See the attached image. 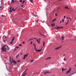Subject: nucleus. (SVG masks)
I'll return each mask as SVG.
<instances>
[{"label": "nucleus", "mask_w": 76, "mask_h": 76, "mask_svg": "<svg viewBox=\"0 0 76 76\" xmlns=\"http://www.w3.org/2000/svg\"><path fill=\"white\" fill-rule=\"evenodd\" d=\"M34 61V60H32L30 61V62L31 63H32V62H33V61Z\"/></svg>", "instance_id": "5701e85b"}, {"label": "nucleus", "mask_w": 76, "mask_h": 76, "mask_svg": "<svg viewBox=\"0 0 76 76\" xmlns=\"http://www.w3.org/2000/svg\"><path fill=\"white\" fill-rule=\"evenodd\" d=\"M68 23V22H67V23H66L65 25H67V23Z\"/></svg>", "instance_id": "37998d69"}, {"label": "nucleus", "mask_w": 76, "mask_h": 76, "mask_svg": "<svg viewBox=\"0 0 76 76\" xmlns=\"http://www.w3.org/2000/svg\"><path fill=\"white\" fill-rule=\"evenodd\" d=\"M39 21V20H38L37 21H36V22H38Z\"/></svg>", "instance_id": "e433bc0d"}, {"label": "nucleus", "mask_w": 76, "mask_h": 76, "mask_svg": "<svg viewBox=\"0 0 76 76\" xmlns=\"http://www.w3.org/2000/svg\"><path fill=\"white\" fill-rule=\"evenodd\" d=\"M19 48V47H16V48Z\"/></svg>", "instance_id": "c9c22d12"}, {"label": "nucleus", "mask_w": 76, "mask_h": 76, "mask_svg": "<svg viewBox=\"0 0 76 76\" xmlns=\"http://www.w3.org/2000/svg\"><path fill=\"white\" fill-rule=\"evenodd\" d=\"M64 19L66 18V16H64Z\"/></svg>", "instance_id": "58836bf2"}, {"label": "nucleus", "mask_w": 76, "mask_h": 76, "mask_svg": "<svg viewBox=\"0 0 76 76\" xmlns=\"http://www.w3.org/2000/svg\"><path fill=\"white\" fill-rule=\"evenodd\" d=\"M15 50V51H16V48H15V50Z\"/></svg>", "instance_id": "69168bd1"}, {"label": "nucleus", "mask_w": 76, "mask_h": 76, "mask_svg": "<svg viewBox=\"0 0 76 76\" xmlns=\"http://www.w3.org/2000/svg\"><path fill=\"white\" fill-rule=\"evenodd\" d=\"M28 70V69H26L23 72L22 76H25L27 74V73H25L26 72V71Z\"/></svg>", "instance_id": "f03ea898"}, {"label": "nucleus", "mask_w": 76, "mask_h": 76, "mask_svg": "<svg viewBox=\"0 0 76 76\" xmlns=\"http://www.w3.org/2000/svg\"><path fill=\"white\" fill-rule=\"evenodd\" d=\"M33 0H30V1L31 3H34V1H33Z\"/></svg>", "instance_id": "b1692460"}, {"label": "nucleus", "mask_w": 76, "mask_h": 76, "mask_svg": "<svg viewBox=\"0 0 76 76\" xmlns=\"http://www.w3.org/2000/svg\"><path fill=\"white\" fill-rule=\"evenodd\" d=\"M56 27L57 28H63V27H58L57 26H56Z\"/></svg>", "instance_id": "f3484780"}, {"label": "nucleus", "mask_w": 76, "mask_h": 76, "mask_svg": "<svg viewBox=\"0 0 76 76\" xmlns=\"http://www.w3.org/2000/svg\"><path fill=\"white\" fill-rule=\"evenodd\" d=\"M51 26H52V27H53V23L51 24Z\"/></svg>", "instance_id": "4c0bfd02"}, {"label": "nucleus", "mask_w": 76, "mask_h": 76, "mask_svg": "<svg viewBox=\"0 0 76 76\" xmlns=\"http://www.w3.org/2000/svg\"><path fill=\"white\" fill-rule=\"evenodd\" d=\"M13 42L12 41L10 42V44L12 45V44H13Z\"/></svg>", "instance_id": "aec40b11"}, {"label": "nucleus", "mask_w": 76, "mask_h": 76, "mask_svg": "<svg viewBox=\"0 0 76 76\" xmlns=\"http://www.w3.org/2000/svg\"><path fill=\"white\" fill-rule=\"evenodd\" d=\"M12 61V59L11 58V57L10 56V62L11 63H13V61Z\"/></svg>", "instance_id": "0eeeda50"}, {"label": "nucleus", "mask_w": 76, "mask_h": 76, "mask_svg": "<svg viewBox=\"0 0 76 76\" xmlns=\"http://www.w3.org/2000/svg\"><path fill=\"white\" fill-rule=\"evenodd\" d=\"M20 3H22V0H20Z\"/></svg>", "instance_id": "473e14b6"}, {"label": "nucleus", "mask_w": 76, "mask_h": 76, "mask_svg": "<svg viewBox=\"0 0 76 76\" xmlns=\"http://www.w3.org/2000/svg\"><path fill=\"white\" fill-rule=\"evenodd\" d=\"M64 19H63L62 20V22L63 23L64 22Z\"/></svg>", "instance_id": "7c9ffc66"}, {"label": "nucleus", "mask_w": 76, "mask_h": 76, "mask_svg": "<svg viewBox=\"0 0 76 76\" xmlns=\"http://www.w3.org/2000/svg\"><path fill=\"white\" fill-rule=\"evenodd\" d=\"M5 47H6V45H4V46H2V50H4V48H5Z\"/></svg>", "instance_id": "6e6552de"}, {"label": "nucleus", "mask_w": 76, "mask_h": 76, "mask_svg": "<svg viewBox=\"0 0 76 76\" xmlns=\"http://www.w3.org/2000/svg\"><path fill=\"white\" fill-rule=\"evenodd\" d=\"M33 15H34V16H35V14H33Z\"/></svg>", "instance_id": "4d7b16f0"}, {"label": "nucleus", "mask_w": 76, "mask_h": 76, "mask_svg": "<svg viewBox=\"0 0 76 76\" xmlns=\"http://www.w3.org/2000/svg\"><path fill=\"white\" fill-rule=\"evenodd\" d=\"M31 44H32V42H31Z\"/></svg>", "instance_id": "13d9d810"}, {"label": "nucleus", "mask_w": 76, "mask_h": 76, "mask_svg": "<svg viewBox=\"0 0 76 76\" xmlns=\"http://www.w3.org/2000/svg\"><path fill=\"white\" fill-rule=\"evenodd\" d=\"M18 56H19V54H18L16 56V58H17L18 57Z\"/></svg>", "instance_id": "bb28decb"}, {"label": "nucleus", "mask_w": 76, "mask_h": 76, "mask_svg": "<svg viewBox=\"0 0 76 76\" xmlns=\"http://www.w3.org/2000/svg\"><path fill=\"white\" fill-rule=\"evenodd\" d=\"M64 37H63V36H62L61 37V39H62V40H63V39H64Z\"/></svg>", "instance_id": "a211bd4d"}, {"label": "nucleus", "mask_w": 76, "mask_h": 76, "mask_svg": "<svg viewBox=\"0 0 76 76\" xmlns=\"http://www.w3.org/2000/svg\"><path fill=\"white\" fill-rule=\"evenodd\" d=\"M7 50V48H4V50H2L3 51H4L5 52H6V50Z\"/></svg>", "instance_id": "4468645a"}, {"label": "nucleus", "mask_w": 76, "mask_h": 76, "mask_svg": "<svg viewBox=\"0 0 76 76\" xmlns=\"http://www.w3.org/2000/svg\"><path fill=\"white\" fill-rule=\"evenodd\" d=\"M34 48L35 51H37L38 50H37V49L36 48Z\"/></svg>", "instance_id": "cd10ccee"}, {"label": "nucleus", "mask_w": 76, "mask_h": 76, "mask_svg": "<svg viewBox=\"0 0 76 76\" xmlns=\"http://www.w3.org/2000/svg\"><path fill=\"white\" fill-rule=\"evenodd\" d=\"M55 20H56V19H55L53 20L52 22H54Z\"/></svg>", "instance_id": "4be33fe9"}, {"label": "nucleus", "mask_w": 76, "mask_h": 76, "mask_svg": "<svg viewBox=\"0 0 76 76\" xmlns=\"http://www.w3.org/2000/svg\"><path fill=\"white\" fill-rule=\"evenodd\" d=\"M17 3L19 4V1H17Z\"/></svg>", "instance_id": "72a5a7b5"}, {"label": "nucleus", "mask_w": 76, "mask_h": 76, "mask_svg": "<svg viewBox=\"0 0 76 76\" xmlns=\"http://www.w3.org/2000/svg\"><path fill=\"white\" fill-rule=\"evenodd\" d=\"M25 57H24L23 58V59H25Z\"/></svg>", "instance_id": "5fc2aeb1"}, {"label": "nucleus", "mask_w": 76, "mask_h": 76, "mask_svg": "<svg viewBox=\"0 0 76 76\" xmlns=\"http://www.w3.org/2000/svg\"><path fill=\"white\" fill-rule=\"evenodd\" d=\"M61 46H60L59 47H58L55 48V50H59L61 48Z\"/></svg>", "instance_id": "20e7f679"}, {"label": "nucleus", "mask_w": 76, "mask_h": 76, "mask_svg": "<svg viewBox=\"0 0 76 76\" xmlns=\"http://www.w3.org/2000/svg\"><path fill=\"white\" fill-rule=\"evenodd\" d=\"M23 4L22 6H21V7H23Z\"/></svg>", "instance_id": "603ef678"}, {"label": "nucleus", "mask_w": 76, "mask_h": 76, "mask_svg": "<svg viewBox=\"0 0 76 76\" xmlns=\"http://www.w3.org/2000/svg\"><path fill=\"white\" fill-rule=\"evenodd\" d=\"M67 19H69V18H68L67 17H66Z\"/></svg>", "instance_id": "774afa93"}, {"label": "nucleus", "mask_w": 76, "mask_h": 76, "mask_svg": "<svg viewBox=\"0 0 76 76\" xmlns=\"http://www.w3.org/2000/svg\"><path fill=\"white\" fill-rule=\"evenodd\" d=\"M39 34H40L41 35H42V34H41V33H39Z\"/></svg>", "instance_id": "de8ad7c7"}, {"label": "nucleus", "mask_w": 76, "mask_h": 76, "mask_svg": "<svg viewBox=\"0 0 76 76\" xmlns=\"http://www.w3.org/2000/svg\"><path fill=\"white\" fill-rule=\"evenodd\" d=\"M44 45H45V42H43V47H44Z\"/></svg>", "instance_id": "393cba45"}, {"label": "nucleus", "mask_w": 76, "mask_h": 76, "mask_svg": "<svg viewBox=\"0 0 76 76\" xmlns=\"http://www.w3.org/2000/svg\"><path fill=\"white\" fill-rule=\"evenodd\" d=\"M17 61H18V62H20V60H18Z\"/></svg>", "instance_id": "79ce46f5"}, {"label": "nucleus", "mask_w": 76, "mask_h": 76, "mask_svg": "<svg viewBox=\"0 0 76 76\" xmlns=\"http://www.w3.org/2000/svg\"><path fill=\"white\" fill-rule=\"evenodd\" d=\"M51 72H49L48 71H46L44 72V73L45 75V74H47V73H50Z\"/></svg>", "instance_id": "423d86ee"}, {"label": "nucleus", "mask_w": 76, "mask_h": 76, "mask_svg": "<svg viewBox=\"0 0 76 76\" xmlns=\"http://www.w3.org/2000/svg\"><path fill=\"white\" fill-rule=\"evenodd\" d=\"M23 44H25V42H23Z\"/></svg>", "instance_id": "a18cd8bd"}, {"label": "nucleus", "mask_w": 76, "mask_h": 76, "mask_svg": "<svg viewBox=\"0 0 76 76\" xmlns=\"http://www.w3.org/2000/svg\"><path fill=\"white\" fill-rule=\"evenodd\" d=\"M12 62H13V63H14V64H16L17 62H16V61H15V60H13V58H12Z\"/></svg>", "instance_id": "39448f33"}, {"label": "nucleus", "mask_w": 76, "mask_h": 76, "mask_svg": "<svg viewBox=\"0 0 76 76\" xmlns=\"http://www.w3.org/2000/svg\"><path fill=\"white\" fill-rule=\"evenodd\" d=\"M20 55H22V53H20Z\"/></svg>", "instance_id": "8fccbe9b"}, {"label": "nucleus", "mask_w": 76, "mask_h": 76, "mask_svg": "<svg viewBox=\"0 0 76 76\" xmlns=\"http://www.w3.org/2000/svg\"><path fill=\"white\" fill-rule=\"evenodd\" d=\"M2 17H4V15H2Z\"/></svg>", "instance_id": "6e6d98bb"}, {"label": "nucleus", "mask_w": 76, "mask_h": 76, "mask_svg": "<svg viewBox=\"0 0 76 76\" xmlns=\"http://www.w3.org/2000/svg\"><path fill=\"white\" fill-rule=\"evenodd\" d=\"M69 19H70V21H71V18H69Z\"/></svg>", "instance_id": "680f3d73"}, {"label": "nucleus", "mask_w": 76, "mask_h": 76, "mask_svg": "<svg viewBox=\"0 0 76 76\" xmlns=\"http://www.w3.org/2000/svg\"><path fill=\"white\" fill-rule=\"evenodd\" d=\"M65 9H69V8L67 7H65Z\"/></svg>", "instance_id": "2eb2a0df"}, {"label": "nucleus", "mask_w": 76, "mask_h": 76, "mask_svg": "<svg viewBox=\"0 0 76 76\" xmlns=\"http://www.w3.org/2000/svg\"><path fill=\"white\" fill-rule=\"evenodd\" d=\"M31 40H33V38L30 39L28 41H31Z\"/></svg>", "instance_id": "412c9836"}, {"label": "nucleus", "mask_w": 76, "mask_h": 76, "mask_svg": "<svg viewBox=\"0 0 76 76\" xmlns=\"http://www.w3.org/2000/svg\"><path fill=\"white\" fill-rule=\"evenodd\" d=\"M50 58H51V57H49L47 58L46 59V60H48L49 59H50Z\"/></svg>", "instance_id": "9d476101"}, {"label": "nucleus", "mask_w": 76, "mask_h": 76, "mask_svg": "<svg viewBox=\"0 0 76 76\" xmlns=\"http://www.w3.org/2000/svg\"><path fill=\"white\" fill-rule=\"evenodd\" d=\"M39 40H40L41 39V38H39Z\"/></svg>", "instance_id": "338daca9"}, {"label": "nucleus", "mask_w": 76, "mask_h": 76, "mask_svg": "<svg viewBox=\"0 0 76 76\" xmlns=\"http://www.w3.org/2000/svg\"><path fill=\"white\" fill-rule=\"evenodd\" d=\"M71 70H72L71 68H69V70L67 71V72L65 73L66 74H68V73H70L71 71Z\"/></svg>", "instance_id": "7ed1b4c3"}, {"label": "nucleus", "mask_w": 76, "mask_h": 76, "mask_svg": "<svg viewBox=\"0 0 76 76\" xmlns=\"http://www.w3.org/2000/svg\"><path fill=\"white\" fill-rule=\"evenodd\" d=\"M37 41L38 42V44H39V43H40V40H39V39H37Z\"/></svg>", "instance_id": "1a4fd4ad"}, {"label": "nucleus", "mask_w": 76, "mask_h": 76, "mask_svg": "<svg viewBox=\"0 0 76 76\" xmlns=\"http://www.w3.org/2000/svg\"><path fill=\"white\" fill-rule=\"evenodd\" d=\"M19 46H21H21H22V45L21 44L19 45Z\"/></svg>", "instance_id": "a19ab883"}, {"label": "nucleus", "mask_w": 76, "mask_h": 76, "mask_svg": "<svg viewBox=\"0 0 76 76\" xmlns=\"http://www.w3.org/2000/svg\"><path fill=\"white\" fill-rule=\"evenodd\" d=\"M60 7H58V9H60Z\"/></svg>", "instance_id": "864d4df0"}, {"label": "nucleus", "mask_w": 76, "mask_h": 76, "mask_svg": "<svg viewBox=\"0 0 76 76\" xmlns=\"http://www.w3.org/2000/svg\"><path fill=\"white\" fill-rule=\"evenodd\" d=\"M8 34H10V31H9L8 32Z\"/></svg>", "instance_id": "c03bdc74"}, {"label": "nucleus", "mask_w": 76, "mask_h": 76, "mask_svg": "<svg viewBox=\"0 0 76 76\" xmlns=\"http://www.w3.org/2000/svg\"><path fill=\"white\" fill-rule=\"evenodd\" d=\"M41 50H42V49H40L39 50H37V52H40V51H41Z\"/></svg>", "instance_id": "dca6fc26"}, {"label": "nucleus", "mask_w": 76, "mask_h": 76, "mask_svg": "<svg viewBox=\"0 0 76 76\" xmlns=\"http://www.w3.org/2000/svg\"><path fill=\"white\" fill-rule=\"evenodd\" d=\"M15 37H14L12 39V41H13L15 40Z\"/></svg>", "instance_id": "f8f14e48"}, {"label": "nucleus", "mask_w": 76, "mask_h": 76, "mask_svg": "<svg viewBox=\"0 0 76 76\" xmlns=\"http://www.w3.org/2000/svg\"><path fill=\"white\" fill-rule=\"evenodd\" d=\"M11 3H14V2H15V1L14 0H11Z\"/></svg>", "instance_id": "ddd939ff"}, {"label": "nucleus", "mask_w": 76, "mask_h": 76, "mask_svg": "<svg viewBox=\"0 0 76 76\" xmlns=\"http://www.w3.org/2000/svg\"><path fill=\"white\" fill-rule=\"evenodd\" d=\"M11 9H12L11 10ZM16 9H17V8H16L15 9H14V8H13L12 9V7H11L10 9V12L11 13H12V11H13V12H15V11H16Z\"/></svg>", "instance_id": "f257e3e1"}, {"label": "nucleus", "mask_w": 76, "mask_h": 76, "mask_svg": "<svg viewBox=\"0 0 76 76\" xmlns=\"http://www.w3.org/2000/svg\"><path fill=\"white\" fill-rule=\"evenodd\" d=\"M25 1H23V2L22 3V4H23V3H25Z\"/></svg>", "instance_id": "2f4dec72"}, {"label": "nucleus", "mask_w": 76, "mask_h": 76, "mask_svg": "<svg viewBox=\"0 0 76 76\" xmlns=\"http://www.w3.org/2000/svg\"><path fill=\"white\" fill-rule=\"evenodd\" d=\"M64 69L63 68H62V72H63V71H64Z\"/></svg>", "instance_id": "c756f323"}, {"label": "nucleus", "mask_w": 76, "mask_h": 76, "mask_svg": "<svg viewBox=\"0 0 76 76\" xmlns=\"http://www.w3.org/2000/svg\"><path fill=\"white\" fill-rule=\"evenodd\" d=\"M53 25L54 26H55V23H53Z\"/></svg>", "instance_id": "bf43d9fd"}, {"label": "nucleus", "mask_w": 76, "mask_h": 76, "mask_svg": "<svg viewBox=\"0 0 76 76\" xmlns=\"http://www.w3.org/2000/svg\"><path fill=\"white\" fill-rule=\"evenodd\" d=\"M33 45L34 47V48H36V45H35V44H33Z\"/></svg>", "instance_id": "6ab92c4d"}, {"label": "nucleus", "mask_w": 76, "mask_h": 76, "mask_svg": "<svg viewBox=\"0 0 76 76\" xmlns=\"http://www.w3.org/2000/svg\"><path fill=\"white\" fill-rule=\"evenodd\" d=\"M34 39H37L36 38H34Z\"/></svg>", "instance_id": "ea45409f"}, {"label": "nucleus", "mask_w": 76, "mask_h": 76, "mask_svg": "<svg viewBox=\"0 0 76 76\" xmlns=\"http://www.w3.org/2000/svg\"><path fill=\"white\" fill-rule=\"evenodd\" d=\"M61 22H62V21H61L60 22V23H61Z\"/></svg>", "instance_id": "3c124183"}, {"label": "nucleus", "mask_w": 76, "mask_h": 76, "mask_svg": "<svg viewBox=\"0 0 76 76\" xmlns=\"http://www.w3.org/2000/svg\"><path fill=\"white\" fill-rule=\"evenodd\" d=\"M65 56V54H64V55H63V56Z\"/></svg>", "instance_id": "052dcab7"}, {"label": "nucleus", "mask_w": 76, "mask_h": 76, "mask_svg": "<svg viewBox=\"0 0 76 76\" xmlns=\"http://www.w3.org/2000/svg\"><path fill=\"white\" fill-rule=\"evenodd\" d=\"M64 61H66V58H64Z\"/></svg>", "instance_id": "c85d7f7f"}, {"label": "nucleus", "mask_w": 76, "mask_h": 76, "mask_svg": "<svg viewBox=\"0 0 76 76\" xmlns=\"http://www.w3.org/2000/svg\"><path fill=\"white\" fill-rule=\"evenodd\" d=\"M42 36H43V37H45V35H43L42 34Z\"/></svg>", "instance_id": "49530a36"}, {"label": "nucleus", "mask_w": 76, "mask_h": 76, "mask_svg": "<svg viewBox=\"0 0 76 76\" xmlns=\"http://www.w3.org/2000/svg\"><path fill=\"white\" fill-rule=\"evenodd\" d=\"M15 2V3H17V1H14Z\"/></svg>", "instance_id": "09e8293b"}, {"label": "nucleus", "mask_w": 76, "mask_h": 76, "mask_svg": "<svg viewBox=\"0 0 76 76\" xmlns=\"http://www.w3.org/2000/svg\"><path fill=\"white\" fill-rule=\"evenodd\" d=\"M69 20H68V22L69 23Z\"/></svg>", "instance_id": "0e129e2a"}, {"label": "nucleus", "mask_w": 76, "mask_h": 76, "mask_svg": "<svg viewBox=\"0 0 76 76\" xmlns=\"http://www.w3.org/2000/svg\"><path fill=\"white\" fill-rule=\"evenodd\" d=\"M28 53H27L26 55H25L24 56V57H26L27 56H28Z\"/></svg>", "instance_id": "9b49d317"}, {"label": "nucleus", "mask_w": 76, "mask_h": 76, "mask_svg": "<svg viewBox=\"0 0 76 76\" xmlns=\"http://www.w3.org/2000/svg\"><path fill=\"white\" fill-rule=\"evenodd\" d=\"M7 47L8 48L7 50H9V46H7Z\"/></svg>", "instance_id": "a878e982"}, {"label": "nucleus", "mask_w": 76, "mask_h": 76, "mask_svg": "<svg viewBox=\"0 0 76 76\" xmlns=\"http://www.w3.org/2000/svg\"><path fill=\"white\" fill-rule=\"evenodd\" d=\"M54 29H58V28H56V27L54 28Z\"/></svg>", "instance_id": "f704fd0d"}, {"label": "nucleus", "mask_w": 76, "mask_h": 76, "mask_svg": "<svg viewBox=\"0 0 76 76\" xmlns=\"http://www.w3.org/2000/svg\"><path fill=\"white\" fill-rule=\"evenodd\" d=\"M55 16H57V14H55Z\"/></svg>", "instance_id": "e2e57ef3"}]
</instances>
